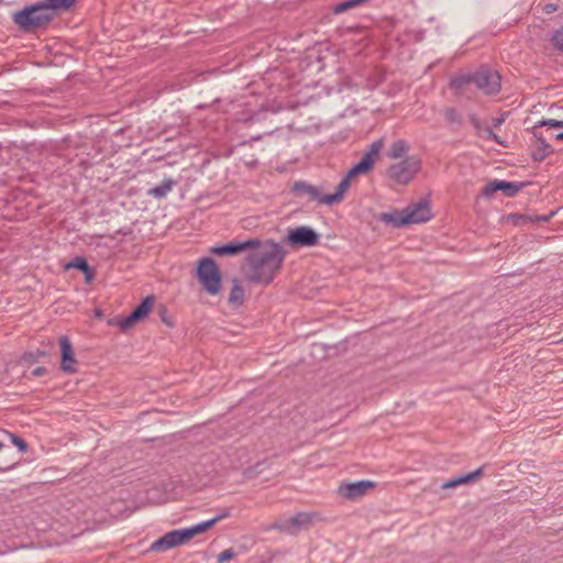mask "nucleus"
Masks as SVG:
<instances>
[{
	"label": "nucleus",
	"instance_id": "1",
	"mask_svg": "<svg viewBox=\"0 0 563 563\" xmlns=\"http://www.w3.org/2000/svg\"><path fill=\"white\" fill-rule=\"evenodd\" d=\"M247 255L246 262L250 269L246 278L250 282L269 284L280 269L286 252L279 243L273 241H260Z\"/></svg>",
	"mask_w": 563,
	"mask_h": 563
},
{
	"label": "nucleus",
	"instance_id": "2",
	"mask_svg": "<svg viewBox=\"0 0 563 563\" xmlns=\"http://www.w3.org/2000/svg\"><path fill=\"white\" fill-rule=\"evenodd\" d=\"M500 81L501 77L497 71L483 67L473 75L452 78L450 85L459 95H464L471 84H475L486 95H497L501 88Z\"/></svg>",
	"mask_w": 563,
	"mask_h": 563
},
{
	"label": "nucleus",
	"instance_id": "3",
	"mask_svg": "<svg viewBox=\"0 0 563 563\" xmlns=\"http://www.w3.org/2000/svg\"><path fill=\"white\" fill-rule=\"evenodd\" d=\"M228 516L227 512L217 516L208 521H203L201 523H198L196 526H192L190 528L179 529V530H173L167 533H165L163 537L157 539L155 542L151 545V551L159 552V551H166L170 550L173 548H176L178 545L187 543L189 540H191L194 537H196L199 533H202L213 527L218 521L225 518Z\"/></svg>",
	"mask_w": 563,
	"mask_h": 563
},
{
	"label": "nucleus",
	"instance_id": "4",
	"mask_svg": "<svg viewBox=\"0 0 563 563\" xmlns=\"http://www.w3.org/2000/svg\"><path fill=\"white\" fill-rule=\"evenodd\" d=\"M52 20L53 14H49L41 2L26 7L13 14L14 23L25 32L45 27Z\"/></svg>",
	"mask_w": 563,
	"mask_h": 563
},
{
	"label": "nucleus",
	"instance_id": "5",
	"mask_svg": "<svg viewBox=\"0 0 563 563\" xmlns=\"http://www.w3.org/2000/svg\"><path fill=\"white\" fill-rule=\"evenodd\" d=\"M197 277L208 294H219L221 289V273L213 258L203 257L198 262Z\"/></svg>",
	"mask_w": 563,
	"mask_h": 563
},
{
	"label": "nucleus",
	"instance_id": "6",
	"mask_svg": "<svg viewBox=\"0 0 563 563\" xmlns=\"http://www.w3.org/2000/svg\"><path fill=\"white\" fill-rule=\"evenodd\" d=\"M422 162L419 156H407L405 159L393 164L387 169V176L400 185L409 184L421 170Z\"/></svg>",
	"mask_w": 563,
	"mask_h": 563
},
{
	"label": "nucleus",
	"instance_id": "7",
	"mask_svg": "<svg viewBox=\"0 0 563 563\" xmlns=\"http://www.w3.org/2000/svg\"><path fill=\"white\" fill-rule=\"evenodd\" d=\"M367 174L360 164H355L345 175V177L340 181L338 185L336 191L332 195H325V198L323 199V202H325L328 206L334 205L340 202L344 194L347 191V189L351 186V180L355 178L358 175Z\"/></svg>",
	"mask_w": 563,
	"mask_h": 563
},
{
	"label": "nucleus",
	"instance_id": "8",
	"mask_svg": "<svg viewBox=\"0 0 563 563\" xmlns=\"http://www.w3.org/2000/svg\"><path fill=\"white\" fill-rule=\"evenodd\" d=\"M287 240L294 246H313L319 242V234L309 227H298L289 231Z\"/></svg>",
	"mask_w": 563,
	"mask_h": 563
},
{
	"label": "nucleus",
	"instance_id": "9",
	"mask_svg": "<svg viewBox=\"0 0 563 563\" xmlns=\"http://www.w3.org/2000/svg\"><path fill=\"white\" fill-rule=\"evenodd\" d=\"M375 487V483L371 481H358L354 483H344L338 487V494L349 500L363 497L369 489Z\"/></svg>",
	"mask_w": 563,
	"mask_h": 563
},
{
	"label": "nucleus",
	"instance_id": "10",
	"mask_svg": "<svg viewBox=\"0 0 563 563\" xmlns=\"http://www.w3.org/2000/svg\"><path fill=\"white\" fill-rule=\"evenodd\" d=\"M405 221L408 224L427 222L431 219V210L427 200H421L404 209Z\"/></svg>",
	"mask_w": 563,
	"mask_h": 563
},
{
	"label": "nucleus",
	"instance_id": "11",
	"mask_svg": "<svg viewBox=\"0 0 563 563\" xmlns=\"http://www.w3.org/2000/svg\"><path fill=\"white\" fill-rule=\"evenodd\" d=\"M527 183H510L505 180H493L483 189V195L486 197L492 196L494 192L501 190L506 197H515Z\"/></svg>",
	"mask_w": 563,
	"mask_h": 563
},
{
	"label": "nucleus",
	"instance_id": "12",
	"mask_svg": "<svg viewBox=\"0 0 563 563\" xmlns=\"http://www.w3.org/2000/svg\"><path fill=\"white\" fill-rule=\"evenodd\" d=\"M62 362L60 368L63 372L73 374L77 372V361L74 357V351L70 340L63 335L59 338Z\"/></svg>",
	"mask_w": 563,
	"mask_h": 563
},
{
	"label": "nucleus",
	"instance_id": "13",
	"mask_svg": "<svg viewBox=\"0 0 563 563\" xmlns=\"http://www.w3.org/2000/svg\"><path fill=\"white\" fill-rule=\"evenodd\" d=\"M257 244V239H250L244 242H232L225 245L216 246L210 250L216 255H234L240 252L250 250Z\"/></svg>",
	"mask_w": 563,
	"mask_h": 563
},
{
	"label": "nucleus",
	"instance_id": "14",
	"mask_svg": "<svg viewBox=\"0 0 563 563\" xmlns=\"http://www.w3.org/2000/svg\"><path fill=\"white\" fill-rule=\"evenodd\" d=\"M382 148H383V141L377 140L375 142H373L369 145V147L364 152L358 164L365 172L368 173L373 169L374 164H375L376 159L378 158L379 152Z\"/></svg>",
	"mask_w": 563,
	"mask_h": 563
},
{
	"label": "nucleus",
	"instance_id": "15",
	"mask_svg": "<svg viewBox=\"0 0 563 563\" xmlns=\"http://www.w3.org/2000/svg\"><path fill=\"white\" fill-rule=\"evenodd\" d=\"M292 191L300 196H308L311 200H317L321 205H327L323 202L325 196L321 195V191L318 187L310 185L305 181H297L292 186Z\"/></svg>",
	"mask_w": 563,
	"mask_h": 563
},
{
	"label": "nucleus",
	"instance_id": "16",
	"mask_svg": "<svg viewBox=\"0 0 563 563\" xmlns=\"http://www.w3.org/2000/svg\"><path fill=\"white\" fill-rule=\"evenodd\" d=\"M317 517L313 512H297L294 517L289 518V526L291 536L297 534L301 529H307Z\"/></svg>",
	"mask_w": 563,
	"mask_h": 563
},
{
	"label": "nucleus",
	"instance_id": "17",
	"mask_svg": "<svg viewBox=\"0 0 563 563\" xmlns=\"http://www.w3.org/2000/svg\"><path fill=\"white\" fill-rule=\"evenodd\" d=\"M542 126H549V128H563V119L555 120V119H549V120H541L538 123H536L532 128V133L534 137H537L540 143L542 144L543 151L545 154H549L552 152V147L549 144L544 143L543 135L539 131Z\"/></svg>",
	"mask_w": 563,
	"mask_h": 563
},
{
	"label": "nucleus",
	"instance_id": "18",
	"mask_svg": "<svg viewBox=\"0 0 563 563\" xmlns=\"http://www.w3.org/2000/svg\"><path fill=\"white\" fill-rule=\"evenodd\" d=\"M404 210H395L393 212H383V213H379L376 219L383 223H385L386 225H390L393 228H401V227H405L407 225V222L404 221L406 220L405 219V216H404Z\"/></svg>",
	"mask_w": 563,
	"mask_h": 563
},
{
	"label": "nucleus",
	"instance_id": "19",
	"mask_svg": "<svg viewBox=\"0 0 563 563\" xmlns=\"http://www.w3.org/2000/svg\"><path fill=\"white\" fill-rule=\"evenodd\" d=\"M76 0H43L41 3L46 8V11L53 16L57 13L69 11Z\"/></svg>",
	"mask_w": 563,
	"mask_h": 563
},
{
	"label": "nucleus",
	"instance_id": "20",
	"mask_svg": "<svg viewBox=\"0 0 563 563\" xmlns=\"http://www.w3.org/2000/svg\"><path fill=\"white\" fill-rule=\"evenodd\" d=\"M482 473H483V467H478L474 472H471L468 474L459 476L456 478H452V479L443 483L441 485V488L442 489H450V488H454V487H456L459 485L472 483V482L478 479L482 476Z\"/></svg>",
	"mask_w": 563,
	"mask_h": 563
},
{
	"label": "nucleus",
	"instance_id": "21",
	"mask_svg": "<svg viewBox=\"0 0 563 563\" xmlns=\"http://www.w3.org/2000/svg\"><path fill=\"white\" fill-rule=\"evenodd\" d=\"M555 212H551L548 216H527V214H511L509 219H511L515 225H528L530 223L536 222H548L553 218Z\"/></svg>",
	"mask_w": 563,
	"mask_h": 563
},
{
	"label": "nucleus",
	"instance_id": "22",
	"mask_svg": "<svg viewBox=\"0 0 563 563\" xmlns=\"http://www.w3.org/2000/svg\"><path fill=\"white\" fill-rule=\"evenodd\" d=\"M410 150V145L405 140H396L393 142L387 151V156L391 159H399L405 157Z\"/></svg>",
	"mask_w": 563,
	"mask_h": 563
},
{
	"label": "nucleus",
	"instance_id": "23",
	"mask_svg": "<svg viewBox=\"0 0 563 563\" xmlns=\"http://www.w3.org/2000/svg\"><path fill=\"white\" fill-rule=\"evenodd\" d=\"M154 296H147L131 313L139 320L145 319L154 307Z\"/></svg>",
	"mask_w": 563,
	"mask_h": 563
},
{
	"label": "nucleus",
	"instance_id": "24",
	"mask_svg": "<svg viewBox=\"0 0 563 563\" xmlns=\"http://www.w3.org/2000/svg\"><path fill=\"white\" fill-rule=\"evenodd\" d=\"M175 185V181L173 179H165L161 185L151 188L148 190V195L155 197V198H164L167 196V194L173 189Z\"/></svg>",
	"mask_w": 563,
	"mask_h": 563
},
{
	"label": "nucleus",
	"instance_id": "25",
	"mask_svg": "<svg viewBox=\"0 0 563 563\" xmlns=\"http://www.w3.org/2000/svg\"><path fill=\"white\" fill-rule=\"evenodd\" d=\"M228 301L230 305L236 307L242 306V303L244 302V289L242 288L238 280H234L233 283V287L230 291Z\"/></svg>",
	"mask_w": 563,
	"mask_h": 563
},
{
	"label": "nucleus",
	"instance_id": "26",
	"mask_svg": "<svg viewBox=\"0 0 563 563\" xmlns=\"http://www.w3.org/2000/svg\"><path fill=\"white\" fill-rule=\"evenodd\" d=\"M367 0H346L344 2H341L339 4H336L333 9V12L335 14H339V13H342V12H345L350 9H353L364 2H366Z\"/></svg>",
	"mask_w": 563,
	"mask_h": 563
},
{
	"label": "nucleus",
	"instance_id": "27",
	"mask_svg": "<svg viewBox=\"0 0 563 563\" xmlns=\"http://www.w3.org/2000/svg\"><path fill=\"white\" fill-rule=\"evenodd\" d=\"M267 530H278V531L283 532V533H287V534L291 536V530H290V526H289L288 519H286V520L278 519V520H276L275 522H273L272 525H269L267 527Z\"/></svg>",
	"mask_w": 563,
	"mask_h": 563
},
{
	"label": "nucleus",
	"instance_id": "28",
	"mask_svg": "<svg viewBox=\"0 0 563 563\" xmlns=\"http://www.w3.org/2000/svg\"><path fill=\"white\" fill-rule=\"evenodd\" d=\"M89 267L90 266L88 265L87 261L80 256L75 257L71 262H69L65 266L66 269L76 268V269L81 271L82 273L85 271H88Z\"/></svg>",
	"mask_w": 563,
	"mask_h": 563
},
{
	"label": "nucleus",
	"instance_id": "29",
	"mask_svg": "<svg viewBox=\"0 0 563 563\" xmlns=\"http://www.w3.org/2000/svg\"><path fill=\"white\" fill-rule=\"evenodd\" d=\"M444 118L450 124H461L462 118L460 113L454 108H446L444 110Z\"/></svg>",
	"mask_w": 563,
	"mask_h": 563
},
{
	"label": "nucleus",
	"instance_id": "30",
	"mask_svg": "<svg viewBox=\"0 0 563 563\" xmlns=\"http://www.w3.org/2000/svg\"><path fill=\"white\" fill-rule=\"evenodd\" d=\"M139 320L131 313L125 318H122L115 322V324L122 330L126 331L132 328Z\"/></svg>",
	"mask_w": 563,
	"mask_h": 563
},
{
	"label": "nucleus",
	"instance_id": "31",
	"mask_svg": "<svg viewBox=\"0 0 563 563\" xmlns=\"http://www.w3.org/2000/svg\"><path fill=\"white\" fill-rule=\"evenodd\" d=\"M3 449H4V445L2 443H0V472L8 471V470L12 468V466L14 465V463L11 462V460L7 459V454L9 452L8 451L3 452Z\"/></svg>",
	"mask_w": 563,
	"mask_h": 563
},
{
	"label": "nucleus",
	"instance_id": "32",
	"mask_svg": "<svg viewBox=\"0 0 563 563\" xmlns=\"http://www.w3.org/2000/svg\"><path fill=\"white\" fill-rule=\"evenodd\" d=\"M552 42L559 51L563 52V26L553 34Z\"/></svg>",
	"mask_w": 563,
	"mask_h": 563
},
{
	"label": "nucleus",
	"instance_id": "33",
	"mask_svg": "<svg viewBox=\"0 0 563 563\" xmlns=\"http://www.w3.org/2000/svg\"><path fill=\"white\" fill-rule=\"evenodd\" d=\"M8 437L11 439L12 443L19 448L21 452H25L27 450V444L23 439L16 437L13 433H8Z\"/></svg>",
	"mask_w": 563,
	"mask_h": 563
},
{
	"label": "nucleus",
	"instance_id": "34",
	"mask_svg": "<svg viewBox=\"0 0 563 563\" xmlns=\"http://www.w3.org/2000/svg\"><path fill=\"white\" fill-rule=\"evenodd\" d=\"M234 556L235 552L233 551V549H227L218 555V561L219 563H223L225 561L233 559Z\"/></svg>",
	"mask_w": 563,
	"mask_h": 563
},
{
	"label": "nucleus",
	"instance_id": "35",
	"mask_svg": "<svg viewBox=\"0 0 563 563\" xmlns=\"http://www.w3.org/2000/svg\"><path fill=\"white\" fill-rule=\"evenodd\" d=\"M486 133L488 139L494 140L498 144H501V141L499 140L498 135L495 134L490 129H486Z\"/></svg>",
	"mask_w": 563,
	"mask_h": 563
},
{
	"label": "nucleus",
	"instance_id": "36",
	"mask_svg": "<svg viewBox=\"0 0 563 563\" xmlns=\"http://www.w3.org/2000/svg\"><path fill=\"white\" fill-rule=\"evenodd\" d=\"M84 274H85V282L90 284L92 282V279H93V272H92V269L89 267L88 271L84 272Z\"/></svg>",
	"mask_w": 563,
	"mask_h": 563
},
{
	"label": "nucleus",
	"instance_id": "37",
	"mask_svg": "<svg viewBox=\"0 0 563 563\" xmlns=\"http://www.w3.org/2000/svg\"><path fill=\"white\" fill-rule=\"evenodd\" d=\"M472 122L474 124V128L476 129L477 133L481 132L482 128H481V124H479V121L476 119V118H473L472 119Z\"/></svg>",
	"mask_w": 563,
	"mask_h": 563
},
{
	"label": "nucleus",
	"instance_id": "38",
	"mask_svg": "<svg viewBox=\"0 0 563 563\" xmlns=\"http://www.w3.org/2000/svg\"><path fill=\"white\" fill-rule=\"evenodd\" d=\"M555 10H556V5H554V4H547V7H545V11H547L548 13H552V12H554Z\"/></svg>",
	"mask_w": 563,
	"mask_h": 563
},
{
	"label": "nucleus",
	"instance_id": "39",
	"mask_svg": "<svg viewBox=\"0 0 563 563\" xmlns=\"http://www.w3.org/2000/svg\"><path fill=\"white\" fill-rule=\"evenodd\" d=\"M44 371H45V369H44L43 367H37V368H35V369L33 371V375H35V376H40V375H42V374L44 373Z\"/></svg>",
	"mask_w": 563,
	"mask_h": 563
},
{
	"label": "nucleus",
	"instance_id": "40",
	"mask_svg": "<svg viewBox=\"0 0 563 563\" xmlns=\"http://www.w3.org/2000/svg\"><path fill=\"white\" fill-rule=\"evenodd\" d=\"M551 136H553L558 141H563V132H560L558 134H552Z\"/></svg>",
	"mask_w": 563,
	"mask_h": 563
},
{
	"label": "nucleus",
	"instance_id": "41",
	"mask_svg": "<svg viewBox=\"0 0 563 563\" xmlns=\"http://www.w3.org/2000/svg\"><path fill=\"white\" fill-rule=\"evenodd\" d=\"M166 320H167V317H164L163 322L167 323L168 325H173L172 323H168Z\"/></svg>",
	"mask_w": 563,
	"mask_h": 563
},
{
	"label": "nucleus",
	"instance_id": "42",
	"mask_svg": "<svg viewBox=\"0 0 563 563\" xmlns=\"http://www.w3.org/2000/svg\"><path fill=\"white\" fill-rule=\"evenodd\" d=\"M166 320H167V317H164L163 322L167 323L168 325H173L172 323H168Z\"/></svg>",
	"mask_w": 563,
	"mask_h": 563
}]
</instances>
